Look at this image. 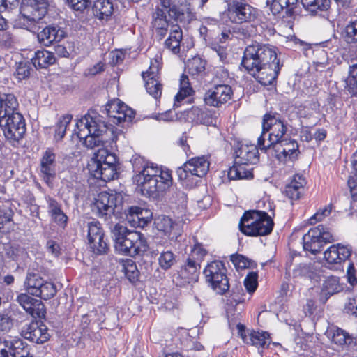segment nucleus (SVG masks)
I'll return each mask as SVG.
<instances>
[{
	"label": "nucleus",
	"mask_w": 357,
	"mask_h": 357,
	"mask_svg": "<svg viewBox=\"0 0 357 357\" xmlns=\"http://www.w3.org/2000/svg\"><path fill=\"white\" fill-rule=\"evenodd\" d=\"M123 197L117 192H101L95 198L92 208L96 215L112 226L114 238L115 249L121 254L135 257L143 255L149 249L144 236L138 231L128 229L119 223H116L121 213Z\"/></svg>",
	"instance_id": "f257e3e1"
},
{
	"label": "nucleus",
	"mask_w": 357,
	"mask_h": 357,
	"mask_svg": "<svg viewBox=\"0 0 357 357\" xmlns=\"http://www.w3.org/2000/svg\"><path fill=\"white\" fill-rule=\"evenodd\" d=\"M241 66L261 84L268 86L275 81L283 64L277 56L275 47L255 43L246 47Z\"/></svg>",
	"instance_id": "f03ea898"
},
{
	"label": "nucleus",
	"mask_w": 357,
	"mask_h": 357,
	"mask_svg": "<svg viewBox=\"0 0 357 357\" xmlns=\"http://www.w3.org/2000/svg\"><path fill=\"white\" fill-rule=\"evenodd\" d=\"M131 162L135 174L132 179L142 195L153 200L162 197L173 183L172 171L134 156Z\"/></svg>",
	"instance_id": "7ed1b4c3"
},
{
	"label": "nucleus",
	"mask_w": 357,
	"mask_h": 357,
	"mask_svg": "<svg viewBox=\"0 0 357 357\" xmlns=\"http://www.w3.org/2000/svg\"><path fill=\"white\" fill-rule=\"evenodd\" d=\"M76 126L78 138L89 149L104 146L108 142V137L113 135L104 121L89 114L82 117Z\"/></svg>",
	"instance_id": "20e7f679"
},
{
	"label": "nucleus",
	"mask_w": 357,
	"mask_h": 357,
	"mask_svg": "<svg viewBox=\"0 0 357 357\" xmlns=\"http://www.w3.org/2000/svg\"><path fill=\"white\" fill-rule=\"evenodd\" d=\"M274 222L264 211L250 210L245 211L239 222V229L250 236H266L271 233Z\"/></svg>",
	"instance_id": "39448f33"
},
{
	"label": "nucleus",
	"mask_w": 357,
	"mask_h": 357,
	"mask_svg": "<svg viewBox=\"0 0 357 357\" xmlns=\"http://www.w3.org/2000/svg\"><path fill=\"white\" fill-rule=\"evenodd\" d=\"M287 131L284 123L275 114H266L263 116L262 132L258 137V146L261 151H271V146L279 142Z\"/></svg>",
	"instance_id": "423d86ee"
},
{
	"label": "nucleus",
	"mask_w": 357,
	"mask_h": 357,
	"mask_svg": "<svg viewBox=\"0 0 357 357\" xmlns=\"http://www.w3.org/2000/svg\"><path fill=\"white\" fill-rule=\"evenodd\" d=\"M32 2L31 0H22L18 21L21 28L35 33L38 30V23L47 12V6Z\"/></svg>",
	"instance_id": "0eeeda50"
},
{
	"label": "nucleus",
	"mask_w": 357,
	"mask_h": 357,
	"mask_svg": "<svg viewBox=\"0 0 357 357\" xmlns=\"http://www.w3.org/2000/svg\"><path fill=\"white\" fill-rule=\"evenodd\" d=\"M0 128L6 139L14 144L24 137L26 132L25 119L20 112L0 116Z\"/></svg>",
	"instance_id": "6e6552de"
},
{
	"label": "nucleus",
	"mask_w": 357,
	"mask_h": 357,
	"mask_svg": "<svg viewBox=\"0 0 357 357\" xmlns=\"http://www.w3.org/2000/svg\"><path fill=\"white\" fill-rule=\"evenodd\" d=\"M333 237L328 228L323 225L312 228L303 237V248L312 254L319 252L327 243L333 241Z\"/></svg>",
	"instance_id": "1a4fd4ad"
},
{
	"label": "nucleus",
	"mask_w": 357,
	"mask_h": 357,
	"mask_svg": "<svg viewBox=\"0 0 357 357\" xmlns=\"http://www.w3.org/2000/svg\"><path fill=\"white\" fill-rule=\"evenodd\" d=\"M257 10L249 5L245 0H229L227 3V16L236 24L250 22L257 17Z\"/></svg>",
	"instance_id": "9d476101"
},
{
	"label": "nucleus",
	"mask_w": 357,
	"mask_h": 357,
	"mask_svg": "<svg viewBox=\"0 0 357 357\" xmlns=\"http://www.w3.org/2000/svg\"><path fill=\"white\" fill-rule=\"evenodd\" d=\"M161 65V57L156 56L151 61L149 70L142 73L146 91L155 99L160 98L162 94V85L158 79Z\"/></svg>",
	"instance_id": "9b49d317"
},
{
	"label": "nucleus",
	"mask_w": 357,
	"mask_h": 357,
	"mask_svg": "<svg viewBox=\"0 0 357 357\" xmlns=\"http://www.w3.org/2000/svg\"><path fill=\"white\" fill-rule=\"evenodd\" d=\"M87 238L91 250L96 255L107 253L109 246L105 240V234L98 221H91L87 224Z\"/></svg>",
	"instance_id": "f8f14e48"
},
{
	"label": "nucleus",
	"mask_w": 357,
	"mask_h": 357,
	"mask_svg": "<svg viewBox=\"0 0 357 357\" xmlns=\"http://www.w3.org/2000/svg\"><path fill=\"white\" fill-rule=\"evenodd\" d=\"M110 121L116 125L130 123L135 117V112L119 99L113 100L105 108Z\"/></svg>",
	"instance_id": "ddd939ff"
},
{
	"label": "nucleus",
	"mask_w": 357,
	"mask_h": 357,
	"mask_svg": "<svg viewBox=\"0 0 357 357\" xmlns=\"http://www.w3.org/2000/svg\"><path fill=\"white\" fill-rule=\"evenodd\" d=\"M233 91L227 84H218L207 91L204 102L207 105L219 107L227 102L232 97Z\"/></svg>",
	"instance_id": "4468645a"
},
{
	"label": "nucleus",
	"mask_w": 357,
	"mask_h": 357,
	"mask_svg": "<svg viewBox=\"0 0 357 357\" xmlns=\"http://www.w3.org/2000/svg\"><path fill=\"white\" fill-rule=\"evenodd\" d=\"M353 252L350 245L337 243L331 245L324 253L326 261L331 265H340L349 259Z\"/></svg>",
	"instance_id": "2eb2a0df"
},
{
	"label": "nucleus",
	"mask_w": 357,
	"mask_h": 357,
	"mask_svg": "<svg viewBox=\"0 0 357 357\" xmlns=\"http://www.w3.org/2000/svg\"><path fill=\"white\" fill-rule=\"evenodd\" d=\"M29 354V349L22 340L0 337V357H27Z\"/></svg>",
	"instance_id": "dca6fc26"
},
{
	"label": "nucleus",
	"mask_w": 357,
	"mask_h": 357,
	"mask_svg": "<svg viewBox=\"0 0 357 357\" xmlns=\"http://www.w3.org/2000/svg\"><path fill=\"white\" fill-rule=\"evenodd\" d=\"M21 333L24 338L36 344H43L50 338L47 326L38 321L25 325Z\"/></svg>",
	"instance_id": "f3484780"
},
{
	"label": "nucleus",
	"mask_w": 357,
	"mask_h": 357,
	"mask_svg": "<svg viewBox=\"0 0 357 357\" xmlns=\"http://www.w3.org/2000/svg\"><path fill=\"white\" fill-rule=\"evenodd\" d=\"M238 333L247 344L255 346L257 348H264L269 340V334L267 332H259L253 330H246L245 326L241 324L237 325Z\"/></svg>",
	"instance_id": "a211bd4d"
},
{
	"label": "nucleus",
	"mask_w": 357,
	"mask_h": 357,
	"mask_svg": "<svg viewBox=\"0 0 357 357\" xmlns=\"http://www.w3.org/2000/svg\"><path fill=\"white\" fill-rule=\"evenodd\" d=\"M17 302L33 317L43 318L45 315V307L40 300L36 299L26 294H20L17 296Z\"/></svg>",
	"instance_id": "6ab92c4d"
},
{
	"label": "nucleus",
	"mask_w": 357,
	"mask_h": 357,
	"mask_svg": "<svg viewBox=\"0 0 357 357\" xmlns=\"http://www.w3.org/2000/svg\"><path fill=\"white\" fill-rule=\"evenodd\" d=\"M157 229L163 232L171 241H177L181 234V224L167 215H160L155 220Z\"/></svg>",
	"instance_id": "aec40b11"
},
{
	"label": "nucleus",
	"mask_w": 357,
	"mask_h": 357,
	"mask_svg": "<svg viewBox=\"0 0 357 357\" xmlns=\"http://www.w3.org/2000/svg\"><path fill=\"white\" fill-rule=\"evenodd\" d=\"M258 144H242L236 151V163L246 165L256 164L259 161Z\"/></svg>",
	"instance_id": "412c9836"
},
{
	"label": "nucleus",
	"mask_w": 357,
	"mask_h": 357,
	"mask_svg": "<svg viewBox=\"0 0 357 357\" xmlns=\"http://www.w3.org/2000/svg\"><path fill=\"white\" fill-rule=\"evenodd\" d=\"M116 166L117 164H89V169L93 177L107 182L118 177Z\"/></svg>",
	"instance_id": "4be33fe9"
},
{
	"label": "nucleus",
	"mask_w": 357,
	"mask_h": 357,
	"mask_svg": "<svg viewBox=\"0 0 357 357\" xmlns=\"http://www.w3.org/2000/svg\"><path fill=\"white\" fill-rule=\"evenodd\" d=\"M40 172L47 183L56 176V155L50 149L46 150L40 159Z\"/></svg>",
	"instance_id": "5701e85b"
},
{
	"label": "nucleus",
	"mask_w": 357,
	"mask_h": 357,
	"mask_svg": "<svg viewBox=\"0 0 357 357\" xmlns=\"http://www.w3.org/2000/svg\"><path fill=\"white\" fill-rule=\"evenodd\" d=\"M147 213L144 210L136 206H132L125 209L124 214L126 216V221H127L131 227L143 228L147 225L150 221L148 217H144L143 213Z\"/></svg>",
	"instance_id": "b1692460"
},
{
	"label": "nucleus",
	"mask_w": 357,
	"mask_h": 357,
	"mask_svg": "<svg viewBox=\"0 0 357 357\" xmlns=\"http://www.w3.org/2000/svg\"><path fill=\"white\" fill-rule=\"evenodd\" d=\"M201 265L193 257H188L181 266L180 275L188 282H197L200 273Z\"/></svg>",
	"instance_id": "393cba45"
},
{
	"label": "nucleus",
	"mask_w": 357,
	"mask_h": 357,
	"mask_svg": "<svg viewBox=\"0 0 357 357\" xmlns=\"http://www.w3.org/2000/svg\"><path fill=\"white\" fill-rule=\"evenodd\" d=\"M47 213L54 222L63 229L66 227L68 218L56 200L52 198L47 199Z\"/></svg>",
	"instance_id": "a878e982"
},
{
	"label": "nucleus",
	"mask_w": 357,
	"mask_h": 357,
	"mask_svg": "<svg viewBox=\"0 0 357 357\" xmlns=\"http://www.w3.org/2000/svg\"><path fill=\"white\" fill-rule=\"evenodd\" d=\"M185 167L190 175L203 177L209 169V162L204 156L195 157L185 163Z\"/></svg>",
	"instance_id": "bb28decb"
},
{
	"label": "nucleus",
	"mask_w": 357,
	"mask_h": 357,
	"mask_svg": "<svg viewBox=\"0 0 357 357\" xmlns=\"http://www.w3.org/2000/svg\"><path fill=\"white\" fill-rule=\"evenodd\" d=\"M65 36V32L60 28L54 26H48L38 33L40 43L48 46L54 42L60 41Z\"/></svg>",
	"instance_id": "cd10ccee"
},
{
	"label": "nucleus",
	"mask_w": 357,
	"mask_h": 357,
	"mask_svg": "<svg viewBox=\"0 0 357 357\" xmlns=\"http://www.w3.org/2000/svg\"><path fill=\"white\" fill-rule=\"evenodd\" d=\"M152 24L160 38L165 37L167 33L169 22L167 20L165 11L158 6L152 14Z\"/></svg>",
	"instance_id": "c85d7f7f"
},
{
	"label": "nucleus",
	"mask_w": 357,
	"mask_h": 357,
	"mask_svg": "<svg viewBox=\"0 0 357 357\" xmlns=\"http://www.w3.org/2000/svg\"><path fill=\"white\" fill-rule=\"evenodd\" d=\"M18 102L13 93L0 91V116L18 113Z\"/></svg>",
	"instance_id": "c756f323"
},
{
	"label": "nucleus",
	"mask_w": 357,
	"mask_h": 357,
	"mask_svg": "<svg viewBox=\"0 0 357 357\" xmlns=\"http://www.w3.org/2000/svg\"><path fill=\"white\" fill-rule=\"evenodd\" d=\"M183 38L181 27L177 24L171 26L169 36L164 43L165 47L170 50L174 54L180 52V44Z\"/></svg>",
	"instance_id": "7c9ffc66"
},
{
	"label": "nucleus",
	"mask_w": 357,
	"mask_h": 357,
	"mask_svg": "<svg viewBox=\"0 0 357 357\" xmlns=\"http://www.w3.org/2000/svg\"><path fill=\"white\" fill-rule=\"evenodd\" d=\"M298 0H267L266 5L270 7L273 14H278L286 10L287 15H291L296 8Z\"/></svg>",
	"instance_id": "2f4dec72"
},
{
	"label": "nucleus",
	"mask_w": 357,
	"mask_h": 357,
	"mask_svg": "<svg viewBox=\"0 0 357 357\" xmlns=\"http://www.w3.org/2000/svg\"><path fill=\"white\" fill-rule=\"evenodd\" d=\"M114 10V5L110 0H96L93 6V14L99 20H108Z\"/></svg>",
	"instance_id": "473e14b6"
},
{
	"label": "nucleus",
	"mask_w": 357,
	"mask_h": 357,
	"mask_svg": "<svg viewBox=\"0 0 357 357\" xmlns=\"http://www.w3.org/2000/svg\"><path fill=\"white\" fill-rule=\"evenodd\" d=\"M245 164L236 163L229 169L228 178L230 180L248 179L253 177L252 169L248 168Z\"/></svg>",
	"instance_id": "72a5a7b5"
},
{
	"label": "nucleus",
	"mask_w": 357,
	"mask_h": 357,
	"mask_svg": "<svg viewBox=\"0 0 357 357\" xmlns=\"http://www.w3.org/2000/svg\"><path fill=\"white\" fill-rule=\"evenodd\" d=\"M31 61L36 68H45L55 63L56 57L53 52L42 50L35 52V56L31 59Z\"/></svg>",
	"instance_id": "f704fd0d"
},
{
	"label": "nucleus",
	"mask_w": 357,
	"mask_h": 357,
	"mask_svg": "<svg viewBox=\"0 0 357 357\" xmlns=\"http://www.w3.org/2000/svg\"><path fill=\"white\" fill-rule=\"evenodd\" d=\"M206 280L221 278L226 275V268L220 261H213L208 264L204 270Z\"/></svg>",
	"instance_id": "c9c22d12"
},
{
	"label": "nucleus",
	"mask_w": 357,
	"mask_h": 357,
	"mask_svg": "<svg viewBox=\"0 0 357 357\" xmlns=\"http://www.w3.org/2000/svg\"><path fill=\"white\" fill-rule=\"evenodd\" d=\"M301 2L303 8L312 15L327 10L331 6V0H301Z\"/></svg>",
	"instance_id": "e433bc0d"
},
{
	"label": "nucleus",
	"mask_w": 357,
	"mask_h": 357,
	"mask_svg": "<svg viewBox=\"0 0 357 357\" xmlns=\"http://www.w3.org/2000/svg\"><path fill=\"white\" fill-rule=\"evenodd\" d=\"M44 279L38 273L28 272L24 281V286L27 291L33 295H37V292L43 284Z\"/></svg>",
	"instance_id": "4c0bfd02"
},
{
	"label": "nucleus",
	"mask_w": 357,
	"mask_h": 357,
	"mask_svg": "<svg viewBox=\"0 0 357 357\" xmlns=\"http://www.w3.org/2000/svg\"><path fill=\"white\" fill-rule=\"evenodd\" d=\"M117 164V158L113 153L109 152L106 149H100L95 153L90 164L102 165V164Z\"/></svg>",
	"instance_id": "58836bf2"
},
{
	"label": "nucleus",
	"mask_w": 357,
	"mask_h": 357,
	"mask_svg": "<svg viewBox=\"0 0 357 357\" xmlns=\"http://www.w3.org/2000/svg\"><path fill=\"white\" fill-rule=\"evenodd\" d=\"M230 36V31H222L221 33V37L218 38L220 44L218 43H212L210 45L211 49L214 51L218 56L220 57L221 61H225L227 58V47L225 45L227 40L229 39Z\"/></svg>",
	"instance_id": "ea45409f"
},
{
	"label": "nucleus",
	"mask_w": 357,
	"mask_h": 357,
	"mask_svg": "<svg viewBox=\"0 0 357 357\" xmlns=\"http://www.w3.org/2000/svg\"><path fill=\"white\" fill-rule=\"evenodd\" d=\"M343 287L340 284L339 278L331 276L325 280L321 291L326 296H330L341 291Z\"/></svg>",
	"instance_id": "a19ab883"
},
{
	"label": "nucleus",
	"mask_w": 357,
	"mask_h": 357,
	"mask_svg": "<svg viewBox=\"0 0 357 357\" xmlns=\"http://www.w3.org/2000/svg\"><path fill=\"white\" fill-rule=\"evenodd\" d=\"M192 92L193 91L190 86L188 77L185 75H182L180 79L179 91L175 96L174 106L178 107V103L181 102L185 98L190 96Z\"/></svg>",
	"instance_id": "79ce46f5"
},
{
	"label": "nucleus",
	"mask_w": 357,
	"mask_h": 357,
	"mask_svg": "<svg viewBox=\"0 0 357 357\" xmlns=\"http://www.w3.org/2000/svg\"><path fill=\"white\" fill-rule=\"evenodd\" d=\"M199 33L203 38L206 41L207 38H212L215 32H220V29L218 26V21L214 19L206 20L199 29Z\"/></svg>",
	"instance_id": "37998d69"
},
{
	"label": "nucleus",
	"mask_w": 357,
	"mask_h": 357,
	"mask_svg": "<svg viewBox=\"0 0 357 357\" xmlns=\"http://www.w3.org/2000/svg\"><path fill=\"white\" fill-rule=\"evenodd\" d=\"M158 261L161 269L167 271L176 264V255L171 250H163L160 252Z\"/></svg>",
	"instance_id": "c03bdc74"
},
{
	"label": "nucleus",
	"mask_w": 357,
	"mask_h": 357,
	"mask_svg": "<svg viewBox=\"0 0 357 357\" xmlns=\"http://www.w3.org/2000/svg\"><path fill=\"white\" fill-rule=\"evenodd\" d=\"M342 35L347 43H357V20L349 22L344 28Z\"/></svg>",
	"instance_id": "a18cd8bd"
},
{
	"label": "nucleus",
	"mask_w": 357,
	"mask_h": 357,
	"mask_svg": "<svg viewBox=\"0 0 357 357\" xmlns=\"http://www.w3.org/2000/svg\"><path fill=\"white\" fill-rule=\"evenodd\" d=\"M212 287V289L216 291L217 294H223L227 292L229 289V280L226 275L221 278L210 279L206 280Z\"/></svg>",
	"instance_id": "49530a36"
},
{
	"label": "nucleus",
	"mask_w": 357,
	"mask_h": 357,
	"mask_svg": "<svg viewBox=\"0 0 357 357\" xmlns=\"http://www.w3.org/2000/svg\"><path fill=\"white\" fill-rule=\"evenodd\" d=\"M56 293V286L50 282L44 280L43 284L37 292V295H35V296L40 297L44 300H47L54 296Z\"/></svg>",
	"instance_id": "de8ad7c7"
},
{
	"label": "nucleus",
	"mask_w": 357,
	"mask_h": 357,
	"mask_svg": "<svg viewBox=\"0 0 357 357\" xmlns=\"http://www.w3.org/2000/svg\"><path fill=\"white\" fill-rule=\"evenodd\" d=\"M271 150L275 152L274 155L275 158L281 162H286L288 160H293L296 158L294 155H292V153H289L282 145L280 144V142L273 144Z\"/></svg>",
	"instance_id": "09e8293b"
},
{
	"label": "nucleus",
	"mask_w": 357,
	"mask_h": 357,
	"mask_svg": "<svg viewBox=\"0 0 357 357\" xmlns=\"http://www.w3.org/2000/svg\"><path fill=\"white\" fill-rule=\"evenodd\" d=\"M72 116L69 114L63 115L58 121L54 137L56 140H61L65 135L68 125L71 122Z\"/></svg>",
	"instance_id": "8fccbe9b"
},
{
	"label": "nucleus",
	"mask_w": 357,
	"mask_h": 357,
	"mask_svg": "<svg viewBox=\"0 0 357 357\" xmlns=\"http://www.w3.org/2000/svg\"><path fill=\"white\" fill-rule=\"evenodd\" d=\"M206 62L199 57H195L188 63L189 73L192 75L203 73L205 70Z\"/></svg>",
	"instance_id": "3c124183"
},
{
	"label": "nucleus",
	"mask_w": 357,
	"mask_h": 357,
	"mask_svg": "<svg viewBox=\"0 0 357 357\" xmlns=\"http://www.w3.org/2000/svg\"><path fill=\"white\" fill-rule=\"evenodd\" d=\"M124 273L131 282H135L139 278V271L136 264L132 260H128L123 264Z\"/></svg>",
	"instance_id": "603ef678"
},
{
	"label": "nucleus",
	"mask_w": 357,
	"mask_h": 357,
	"mask_svg": "<svg viewBox=\"0 0 357 357\" xmlns=\"http://www.w3.org/2000/svg\"><path fill=\"white\" fill-rule=\"evenodd\" d=\"M13 215L14 212L9 205H3L0 207V229L13 222Z\"/></svg>",
	"instance_id": "864d4df0"
},
{
	"label": "nucleus",
	"mask_w": 357,
	"mask_h": 357,
	"mask_svg": "<svg viewBox=\"0 0 357 357\" xmlns=\"http://www.w3.org/2000/svg\"><path fill=\"white\" fill-rule=\"evenodd\" d=\"M331 340L335 344L340 346L350 344L351 342V339L349 335L340 328L334 330Z\"/></svg>",
	"instance_id": "5fc2aeb1"
},
{
	"label": "nucleus",
	"mask_w": 357,
	"mask_h": 357,
	"mask_svg": "<svg viewBox=\"0 0 357 357\" xmlns=\"http://www.w3.org/2000/svg\"><path fill=\"white\" fill-rule=\"evenodd\" d=\"M13 325V320L9 310L0 312V331H8Z\"/></svg>",
	"instance_id": "6e6d98bb"
},
{
	"label": "nucleus",
	"mask_w": 357,
	"mask_h": 357,
	"mask_svg": "<svg viewBox=\"0 0 357 357\" xmlns=\"http://www.w3.org/2000/svg\"><path fill=\"white\" fill-rule=\"evenodd\" d=\"M207 252V250L204 248L202 244L195 243L188 257H193L201 264Z\"/></svg>",
	"instance_id": "4d7b16f0"
},
{
	"label": "nucleus",
	"mask_w": 357,
	"mask_h": 357,
	"mask_svg": "<svg viewBox=\"0 0 357 357\" xmlns=\"http://www.w3.org/2000/svg\"><path fill=\"white\" fill-rule=\"evenodd\" d=\"M160 5L165 11L168 13L169 16L177 20L179 17L180 13L175 5L172 4L171 0H160Z\"/></svg>",
	"instance_id": "13d9d810"
},
{
	"label": "nucleus",
	"mask_w": 357,
	"mask_h": 357,
	"mask_svg": "<svg viewBox=\"0 0 357 357\" xmlns=\"http://www.w3.org/2000/svg\"><path fill=\"white\" fill-rule=\"evenodd\" d=\"M257 273L255 272L249 273L244 280V285L248 292H254L257 287Z\"/></svg>",
	"instance_id": "bf43d9fd"
},
{
	"label": "nucleus",
	"mask_w": 357,
	"mask_h": 357,
	"mask_svg": "<svg viewBox=\"0 0 357 357\" xmlns=\"http://www.w3.org/2000/svg\"><path fill=\"white\" fill-rule=\"evenodd\" d=\"M346 278L347 282L352 287L357 285V269L354 263L349 262L346 269Z\"/></svg>",
	"instance_id": "052dcab7"
},
{
	"label": "nucleus",
	"mask_w": 357,
	"mask_h": 357,
	"mask_svg": "<svg viewBox=\"0 0 357 357\" xmlns=\"http://www.w3.org/2000/svg\"><path fill=\"white\" fill-rule=\"evenodd\" d=\"M31 65L29 63L20 62L16 69V75L19 79H24L28 77L32 70Z\"/></svg>",
	"instance_id": "680f3d73"
},
{
	"label": "nucleus",
	"mask_w": 357,
	"mask_h": 357,
	"mask_svg": "<svg viewBox=\"0 0 357 357\" xmlns=\"http://www.w3.org/2000/svg\"><path fill=\"white\" fill-rule=\"evenodd\" d=\"M332 210L331 205L326 206L323 209L318 211L310 219V222L311 225L315 224L318 221H321L326 216H328Z\"/></svg>",
	"instance_id": "e2e57ef3"
},
{
	"label": "nucleus",
	"mask_w": 357,
	"mask_h": 357,
	"mask_svg": "<svg viewBox=\"0 0 357 357\" xmlns=\"http://www.w3.org/2000/svg\"><path fill=\"white\" fill-rule=\"evenodd\" d=\"M280 144L282 145L289 153H292V155H294L296 158L298 156L299 153L298 145L295 140L282 139L280 141Z\"/></svg>",
	"instance_id": "0e129e2a"
},
{
	"label": "nucleus",
	"mask_w": 357,
	"mask_h": 357,
	"mask_svg": "<svg viewBox=\"0 0 357 357\" xmlns=\"http://www.w3.org/2000/svg\"><path fill=\"white\" fill-rule=\"evenodd\" d=\"M345 312L357 317V296L349 298L344 306Z\"/></svg>",
	"instance_id": "69168bd1"
},
{
	"label": "nucleus",
	"mask_w": 357,
	"mask_h": 357,
	"mask_svg": "<svg viewBox=\"0 0 357 357\" xmlns=\"http://www.w3.org/2000/svg\"><path fill=\"white\" fill-rule=\"evenodd\" d=\"M303 190H300L298 186L287 185L285 188L286 195L292 200L298 199L301 197Z\"/></svg>",
	"instance_id": "338daca9"
},
{
	"label": "nucleus",
	"mask_w": 357,
	"mask_h": 357,
	"mask_svg": "<svg viewBox=\"0 0 357 357\" xmlns=\"http://www.w3.org/2000/svg\"><path fill=\"white\" fill-rule=\"evenodd\" d=\"M202 109L199 107H192L188 111L187 116L189 120L192 122L198 123L199 121H202Z\"/></svg>",
	"instance_id": "774afa93"
}]
</instances>
